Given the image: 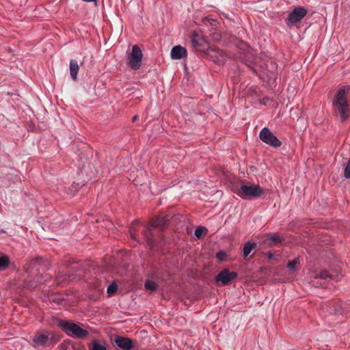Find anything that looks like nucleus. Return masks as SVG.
<instances>
[{
  "instance_id": "obj_1",
  "label": "nucleus",
  "mask_w": 350,
  "mask_h": 350,
  "mask_svg": "<svg viewBox=\"0 0 350 350\" xmlns=\"http://www.w3.org/2000/svg\"><path fill=\"white\" fill-rule=\"evenodd\" d=\"M234 193L243 200H254L260 198L265 193V189L255 184H243L234 190Z\"/></svg>"
},
{
  "instance_id": "obj_2",
  "label": "nucleus",
  "mask_w": 350,
  "mask_h": 350,
  "mask_svg": "<svg viewBox=\"0 0 350 350\" xmlns=\"http://www.w3.org/2000/svg\"><path fill=\"white\" fill-rule=\"evenodd\" d=\"M346 94L350 96V86H345L340 89L334 101V105L340 114L342 121L346 120L349 116V109Z\"/></svg>"
},
{
  "instance_id": "obj_3",
  "label": "nucleus",
  "mask_w": 350,
  "mask_h": 350,
  "mask_svg": "<svg viewBox=\"0 0 350 350\" xmlns=\"http://www.w3.org/2000/svg\"><path fill=\"white\" fill-rule=\"evenodd\" d=\"M60 328L69 336L75 338H84L88 335V332L80 327L79 325L62 321L59 323Z\"/></svg>"
},
{
  "instance_id": "obj_4",
  "label": "nucleus",
  "mask_w": 350,
  "mask_h": 350,
  "mask_svg": "<svg viewBox=\"0 0 350 350\" xmlns=\"http://www.w3.org/2000/svg\"><path fill=\"white\" fill-rule=\"evenodd\" d=\"M55 335L50 332H42L36 334L32 338V345L36 349L50 347Z\"/></svg>"
},
{
  "instance_id": "obj_5",
  "label": "nucleus",
  "mask_w": 350,
  "mask_h": 350,
  "mask_svg": "<svg viewBox=\"0 0 350 350\" xmlns=\"http://www.w3.org/2000/svg\"><path fill=\"white\" fill-rule=\"evenodd\" d=\"M142 51L137 45H134L131 53L128 54L129 65L132 69L137 70L142 64Z\"/></svg>"
},
{
  "instance_id": "obj_6",
  "label": "nucleus",
  "mask_w": 350,
  "mask_h": 350,
  "mask_svg": "<svg viewBox=\"0 0 350 350\" xmlns=\"http://www.w3.org/2000/svg\"><path fill=\"white\" fill-rule=\"evenodd\" d=\"M259 138L266 144L274 148H278L281 146V142L267 127H264L259 133Z\"/></svg>"
},
{
  "instance_id": "obj_7",
  "label": "nucleus",
  "mask_w": 350,
  "mask_h": 350,
  "mask_svg": "<svg viewBox=\"0 0 350 350\" xmlns=\"http://www.w3.org/2000/svg\"><path fill=\"white\" fill-rule=\"evenodd\" d=\"M307 14V10L303 7L295 8L286 18L288 25H293L300 22Z\"/></svg>"
},
{
  "instance_id": "obj_8",
  "label": "nucleus",
  "mask_w": 350,
  "mask_h": 350,
  "mask_svg": "<svg viewBox=\"0 0 350 350\" xmlns=\"http://www.w3.org/2000/svg\"><path fill=\"white\" fill-rule=\"evenodd\" d=\"M237 276L236 272H230L228 269H224L216 277V281L221 282L222 285H228L230 281Z\"/></svg>"
},
{
  "instance_id": "obj_9",
  "label": "nucleus",
  "mask_w": 350,
  "mask_h": 350,
  "mask_svg": "<svg viewBox=\"0 0 350 350\" xmlns=\"http://www.w3.org/2000/svg\"><path fill=\"white\" fill-rule=\"evenodd\" d=\"M113 341L117 347L124 350H131L134 347L133 340L129 338L117 336Z\"/></svg>"
},
{
  "instance_id": "obj_10",
  "label": "nucleus",
  "mask_w": 350,
  "mask_h": 350,
  "mask_svg": "<svg viewBox=\"0 0 350 350\" xmlns=\"http://www.w3.org/2000/svg\"><path fill=\"white\" fill-rule=\"evenodd\" d=\"M282 241V238L276 234L269 233L265 236L263 242L266 245L271 247L278 245Z\"/></svg>"
},
{
  "instance_id": "obj_11",
  "label": "nucleus",
  "mask_w": 350,
  "mask_h": 350,
  "mask_svg": "<svg viewBox=\"0 0 350 350\" xmlns=\"http://www.w3.org/2000/svg\"><path fill=\"white\" fill-rule=\"evenodd\" d=\"M187 54V50L184 47H183L180 45L173 47L171 51V57L173 59H182V58L186 57Z\"/></svg>"
},
{
  "instance_id": "obj_12",
  "label": "nucleus",
  "mask_w": 350,
  "mask_h": 350,
  "mask_svg": "<svg viewBox=\"0 0 350 350\" xmlns=\"http://www.w3.org/2000/svg\"><path fill=\"white\" fill-rule=\"evenodd\" d=\"M69 69L72 79L73 81H76L77 78V74L79 69V66L77 62L75 59L70 60Z\"/></svg>"
},
{
  "instance_id": "obj_13",
  "label": "nucleus",
  "mask_w": 350,
  "mask_h": 350,
  "mask_svg": "<svg viewBox=\"0 0 350 350\" xmlns=\"http://www.w3.org/2000/svg\"><path fill=\"white\" fill-rule=\"evenodd\" d=\"M167 221L168 219L167 217H157L152 221V225L148 228V230H150L152 227L163 228Z\"/></svg>"
},
{
  "instance_id": "obj_14",
  "label": "nucleus",
  "mask_w": 350,
  "mask_h": 350,
  "mask_svg": "<svg viewBox=\"0 0 350 350\" xmlns=\"http://www.w3.org/2000/svg\"><path fill=\"white\" fill-rule=\"evenodd\" d=\"M256 246V243L251 241H247L245 243L243 250V256L246 258L254 248Z\"/></svg>"
},
{
  "instance_id": "obj_15",
  "label": "nucleus",
  "mask_w": 350,
  "mask_h": 350,
  "mask_svg": "<svg viewBox=\"0 0 350 350\" xmlns=\"http://www.w3.org/2000/svg\"><path fill=\"white\" fill-rule=\"evenodd\" d=\"M191 42L194 47L201 46L204 43V39L196 34L193 35Z\"/></svg>"
},
{
  "instance_id": "obj_16",
  "label": "nucleus",
  "mask_w": 350,
  "mask_h": 350,
  "mask_svg": "<svg viewBox=\"0 0 350 350\" xmlns=\"http://www.w3.org/2000/svg\"><path fill=\"white\" fill-rule=\"evenodd\" d=\"M89 348L90 350H107L106 347L100 344L97 340H94Z\"/></svg>"
},
{
  "instance_id": "obj_17",
  "label": "nucleus",
  "mask_w": 350,
  "mask_h": 350,
  "mask_svg": "<svg viewBox=\"0 0 350 350\" xmlns=\"http://www.w3.org/2000/svg\"><path fill=\"white\" fill-rule=\"evenodd\" d=\"M157 284L150 280H147L145 282V288L146 290L154 291L157 289Z\"/></svg>"
},
{
  "instance_id": "obj_18",
  "label": "nucleus",
  "mask_w": 350,
  "mask_h": 350,
  "mask_svg": "<svg viewBox=\"0 0 350 350\" xmlns=\"http://www.w3.org/2000/svg\"><path fill=\"white\" fill-rule=\"evenodd\" d=\"M316 278H321L323 280L332 279V275L329 274L328 272L325 270L320 271L317 275Z\"/></svg>"
},
{
  "instance_id": "obj_19",
  "label": "nucleus",
  "mask_w": 350,
  "mask_h": 350,
  "mask_svg": "<svg viewBox=\"0 0 350 350\" xmlns=\"http://www.w3.org/2000/svg\"><path fill=\"white\" fill-rule=\"evenodd\" d=\"M61 350H75V346L70 342H64L60 345Z\"/></svg>"
},
{
  "instance_id": "obj_20",
  "label": "nucleus",
  "mask_w": 350,
  "mask_h": 350,
  "mask_svg": "<svg viewBox=\"0 0 350 350\" xmlns=\"http://www.w3.org/2000/svg\"><path fill=\"white\" fill-rule=\"evenodd\" d=\"M10 260L7 256H1L0 257V270L4 269L8 265Z\"/></svg>"
},
{
  "instance_id": "obj_21",
  "label": "nucleus",
  "mask_w": 350,
  "mask_h": 350,
  "mask_svg": "<svg viewBox=\"0 0 350 350\" xmlns=\"http://www.w3.org/2000/svg\"><path fill=\"white\" fill-rule=\"evenodd\" d=\"M206 231H207L206 228L199 226L195 230L194 234L196 237L200 238L202 236V234H204L206 232Z\"/></svg>"
},
{
  "instance_id": "obj_22",
  "label": "nucleus",
  "mask_w": 350,
  "mask_h": 350,
  "mask_svg": "<svg viewBox=\"0 0 350 350\" xmlns=\"http://www.w3.org/2000/svg\"><path fill=\"white\" fill-rule=\"evenodd\" d=\"M117 284L115 283H112L107 287V293L109 295H112L117 291Z\"/></svg>"
},
{
  "instance_id": "obj_23",
  "label": "nucleus",
  "mask_w": 350,
  "mask_h": 350,
  "mask_svg": "<svg viewBox=\"0 0 350 350\" xmlns=\"http://www.w3.org/2000/svg\"><path fill=\"white\" fill-rule=\"evenodd\" d=\"M298 259H295L292 261L288 262L287 267L291 271H295Z\"/></svg>"
},
{
  "instance_id": "obj_24",
  "label": "nucleus",
  "mask_w": 350,
  "mask_h": 350,
  "mask_svg": "<svg viewBox=\"0 0 350 350\" xmlns=\"http://www.w3.org/2000/svg\"><path fill=\"white\" fill-rule=\"evenodd\" d=\"M344 176L346 178H350V159L345 169Z\"/></svg>"
},
{
  "instance_id": "obj_25",
  "label": "nucleus",
  "mask_w": 350,
  "mask_h": 350,
  "mask_svg": "<svg viewBox=\"0 0 350 350\" xmlns=\"http://www.w3.org/2000/svg\"><path fill=\"white\" fill-rule=\"evenodd\" d=\"M135 226V223H133L132 224V227H131V230H130L131 236L132 237L133 239H135L134 234H133Z\"/></svg>"
},
{
  "instance_id": "obj_26",
  "label": "nucleus",
  "mask_w": 350,
  "mask_h": 350,
  "mask_svg": "<svg viewBox=\"0 0 350 350\" xmlns=\"http://www.w3.org/2000/svg\"><path fill=\"white\" fill-rule=\"evenodd\" d=\"M224 253H222V252H218V253L217 254V258H219V260H221V259H222V258H223V256H224Z\"/></svg>"
},
{
  "instance_id": "obj_27",
  "label": "nucleus",
  "mask_w": 350,
  "mask_h": 350,
  "mask_svg": "<svg viewBox=\"0 0 350 350\" xmlns=\"http://www.w3.org/2000/svg\"><path fill=\"white\" fill-rule=\"evenodd\" d=\"M137 119H138V116H135L133 118V122H135V121H136Z\"/></svg>"
},
{
  "instance_id": "obj_28",
  "label": "nucleus",
  "mask_w": 350,
  "mask_h": 350,
  "mask_svg": "<svg viewBox=\"0 0 350 350\" xmlns=\"http://www.w3.org/2000/svg\"><path fill=\"white\" fill-rule=\"evenodd\" d=\"M268 256L269 258H273V255L271 253H269Z\"/></svg>"
},
{
  "instance_id": "obj_29",
  "label": "nucleus",
  "mask_w": 350,
  "mask_h": 350,
  "mask_svg": "<svg viewBox=\"0 0 350 350\" xmlns=\"http://www.w3.org/2000/svg\"><path fill=\"white\" fill-rule=\"evenodd\" d=\"M145 237L147 238L148 241H150V239H149V238H148V235H147V234H146V233L145 234Z\"/></svg>"
}]
</instances>
